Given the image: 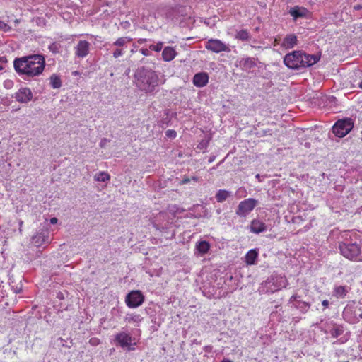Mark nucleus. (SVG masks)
<instances>
[{"instance_id": "f03ea898", "label": "nucleus", "mask_w": 362, "mask_h": 362, "mask_svg": "<svg viewBox=\"0 0 362 362\" xmlns=\"http://www.w3.org/2000/svg\"><path fill=\"white\" fill-rule=\"evenodd\" d=\"M318 60L319 58L316 55L306 54L300 51H293L284 57V62L289 69H300L311 66Z\"/></svg>"}, {"instance_id": "a18cd8bd", "label": "nucleus", "mask_w": 362, "mask_h": 362, "mask_svg": "<svg viewBox=\"0 0 362 362\" xmlns=\"http://www.w3.org/2000/svg\"><path fill=\"white\" fill-rule=\"evenodd\" d=\"M221 362H233L229 359H223Z\"/></svg>"}, {"instance_id": "bb28decb", "label": "nucleus", "mask_w": 362, "mask_h": 362, "mask_svg": "<svg viewBox=\"0 0 362 362\" xmlns=\"http://www.w3.org/2000/svg\"><path fill=\"white\" fill-rule=\"evenodd\" d=\"M132 39L128 37H122L118 38L115 42L114 45L122 47L126 45L127 43L130 42Z\"/></svg>"}, {"instance_id": "a211bd4d", "label": "nucleus", "mask_w": 362, "mask_h": 362, "mask_svg": "<svg viewBox=\"0 0 362 362\" xmlns=\"http://www.w3.org/2000/svg\"><path fill=\"white\" fill-rule=\"evenodd\" d=\"M33 243L36 247H40L45 243L48 244L49 243V236L45 235L42 233H37L35 235L33 236Z\"/></svg>"}, {"instance_id": "a878e982", "label": "nucleus", "mask_w": 362, "mask_h": 362, "mask_svg": "<svg viewBox=\"0 0 362 362\" xmlns=\"http://www.w3.org/2000/svg\"><path fill=\"white\" fill-rule=\"evenodd\" d=\"M110 179V175L105 172H100L95 175V180L100 182H105Z\"/></svg>"}, {"instance_id": "09e8293b", "label": "nucleus", "mask_w": 362, "mask_h": 362, "mask_svg": "<svg viewBox=\"0 0 362 362\" xmlns=\"http://www.w3.org/2000/svg\"><path fill=\"white\" fill-rule=\"evenodd\" d=\"M3 23V22L0 20V23Z\"/></svg>"}, {"instance_id": "423d86ee", "label": "nucleus", "mask_w": 362, "mask_h": 362, "mask_svg": "<svg viewBox=\"0 0 362 362\" xmlns=\"http://www.w3.org/2000/svg\"><path fill=\"white\" fill-rule=\"evenodd\" d=\"M343 317L349 323H357L362 319V308L347 305L344 310Z\"/></svg>"}, {"instance_id": "c9c22d12", "label": "nucleus", "mask_w": 362, "mask_h": 362, "mask_svg": "<svg viewBox=\"0 0 362 362\" xmlns=\"http://www.w3.org/2000/svg\"><path fill=\"white\" fill-rule=\"evenodd\" d=\"M299 297H300V296H298V295H296V294L293 295V296L291 297V298H290V301H291V302H292V301H296V302L298 303V301L300 300H298Z\"/></svg>"}, {"instance_id": "4c0bfd02", "label": "nucleus", "mask_w": 362, "mask_h": 362, "mask_svg": "<svg viewBox=\"0 0 362 362\" xmlns=\"http://www.w3.org/2000/svg\"><path fill=\"white\" fill-rule=\"evenodd\" d=\"M190 181H191V179L187 177H186L183 178V180H182L181 183L182 184H187V183L189 182Z\"/></svg>"}, {"instance_id": "6ab92c4d", "label": "nucleus", "mask_w": 362, "mask_h": 362, "mask_svg": "<svg viewBox=\"0 0 362 362\" xmlns=\"http://www.w3.org/2000/svg\"><path fill=\"white\" fill-rule=\"evenodd\" d=\"M176 54L177 53L174 48L166 47L162 52L163 59L165 62H170L175 57Z\"/></svg>"}, {"instance_id": "f8f14e48", "label": "nucleus", "mask_w": 362, "mask_h": 362, "mask_svg": "<svg viewBox=\"0 0 362 362\" xmlns=\"http://www.w3.org/2000/svg\"><path fill=\"white\" fill-rule=\"evenodd\" d=\"M90 44L86 40H80L75 47V54L78 58L86 57L90 50Z\"/></svg>"}, {"instance_id": "c85d7f7f", "label": "nucleus", "mask_w": 362, "mask_h": 362, "mask_svg": "<svg viewBox=\"0 0 362 362\" xmlns=\"http://www.w3.org/2000/svg\"><path fill=\"white\" fill-rule=\"evenodd\" d=\"M61 45L58 42H53L49 46V49L54 54L59 53L61 51Z\"/></svg>"}, {"instance_id": "9b49d317", "label": "nucleus", "mask_w": 362, "mask_h": 362, "mask_svg": "<svg viewBox=\"0 0 362 362\" xmlns=\"http://www.w3.org/2000/svg\"><path fill=\"white\" fill-rule=\"evenodd\" d=\"M16 101L21 103H27L32 100L33 93L31 90L28 87L21 88L16 93L14 96Z\"/></svg>"}, {"instance_id": "37998d69", "label": "nucleus", "mask_w": 362, "mask_h": 362, "mask_svg": "<svg viewBox=\"0 0 362 362\" xmlns=\"http://www.w3.org/2000/svg\"><path fill=\"white\" fill-rule=\"evenodd\" d=\"M191 180H193V181H195V182H197L199 180V178L197 177H192V178H190Z\"/></svg>"}, {"instance_id": "f704fd0d", "label": "nucleus", "mask_w": 362, "mask_h": 362, "mask_svg": "<svg viewBox=\"0 0 362 362\" xmlns=\"http://www.w3.org/2000/svg\"><path fill=\"white\" fill-rule=\"evenodd\" d=\"M89 343L93 346H96L100 343V340L98 338H91Z\"/></svg>"}, {"instance_id": "7ed1b4c3", "label": "nucleus", "mask_w": 362, "mask_h": 362, "mask_svg": "<svg viewBox=\"0 0 362 362\" xmlns=\"http://www.w3.org/2000/svg\"><path fill=\"white\" fill-rule=\"evenodd\" d=\"M158 84V77L154 71H147L138 80L137 86L146 93H151Z\"/></svg>"}, {"instance_id": "412c9836", "label": "nucleus", "mask_w": 362, "mask_h": 362, "mask_svg": "<svg viewBox=\"0 0 362 362\" xmlns=\"http://www.w3.org/2000/svg\"><path fill=\"white\" fill-rule=\"evenodd\" d=\"M196 249L201 255L206 254L210 249V244L206 240H202L197 243Z\"/></svg>"}, {"instance_id": "f3484780", "label": "nucleus", "mask_w": 362, "mask_h": 362, "mask_svg": "<svg viewBox=\"0 0 362 362\" xmlns=\"http://www.w3.org/2000/svg\"><path fill=\"white\" fill-rule=\"evenodd\" d=\"M266 230V225L262 221L255 219L251 222L250 231L254 233H259Z\"/></svg>"}, {"instance_id": "20e7f679", "label": "nucleus", "mask_w": 362, "mask_h": 362, "mask_svg": "<svg viewBox=\"0 0 362 362\" xmlns=\"http://www.w3.org/2000/svg\"><path fill=\"white\" fill-rule=\"evenodd\" d=\"M339 250L341 254L348 259L357 261L360 255V247L356 243H344L339 244Z\"/></svg>"}, {"instance_id": "0eeeda50", "label": "nucleus", "mask_w": 362, "mask_h": 362, "mask_svg": "<svg viewBox=\"0 0 362 362\" xmlns=\"http://www.w3.org/2000/svg\"><path fill=\"white\" fill-rule=\"evenodd\" d=\"M145 296L139 290L130 291L125 298V303L129 308H138L143 304Z\"/></svg>"}, {"instance_id": "cd10ccee", "label": "nucleus", "mask_w": 362, "mask_h": 362, "mask_svg": "<svg viewBox=\"0 0 362 362\" xmlns=\"http://www.w3.org/2000/svg\"><path fill=\"white\" fill-rule=\"evenodd\" d=\"M296 308L300 309L301 312L306 313L310 308V304L303 300H299Z\"/></svg>"}, {"instance_id": "2f4dec72", "label": "nucleus", "mask_w": 362, "mask_h": 362, "mask_svg": "<svg viewBox=\"0 0 362 362\" xmlns=\"http://www.w3.org/2000/svg\"><path fill=\"white\" fill-rule=\"evenodd\" d=\"M165 135L168 138L174 139L175 138L177 133L175 130L168 129L165 132Z\"/></svg>"}, {"instance_id": "39448f33", "label": "nucleus", "mask_w": 362, "mask_h": 362, "mask_svg": "<svg viewBox=\"0 0 362 362\" xmlns=\"http://www.w3.org/2000/svg\"><path fill=\"white\" fill-rule=\"evenodd\" d=\"M354 127L351 119L338 120L332 127V132L337 137L342 138L347 135Z\"/></svg>"}, {"instance_id": "5701e85b", "label": "nucleus", "mask_w": 362, "mask_h": 362, "mask_svg": "<svg viewBox=\"0 0 362 362\" xmlns=\"http://www.w3.org/2000/svg\"><path fill=\"white\" fill-rule=\"evenodd\" d=\"M49 80L50 85L53 88H59L62 86V80L58 75L53 74Z\"/></svg>"}, {"instance_id": "6e6552de", "label": "nucleus", "mask_w": 362, "mask_h": 362, "mask_svg": "<svg viewBox=\"0 0 362 362\" xmlns=\"http://www.w3.org/2000/svg\"><path fill=\"white\" fill-rule=\"evenodd\" d=\"M258 202L255 199L248 198L240 202L236 210V214L240 217H246L257 206Z\"/></svg>"}, {"instance_id": "7c9ffc66", "label": "nucleus", "mask_w": 362, "mask_h": 362, "mask_svg": "<svg viewBox=\"0 0 362 362\" xmlns=\"http://www.w3.org/2000/svg\"><path fill=\"white\" fill-rule=\"evenodd\" d=\"M149 48L153 51L160 52L163 48V42H160L156 45H151Z\"/></svg>"}, {"instance_id": "f257e3e1", "label": "nucleus", "mask_w": 362, "mask_h": 362, "mask_svg": "<svg viewBox=\"0 0 362 362\" xmlns=\"http://www.w3.org/2000/svg\"><path fill=\"white\" fill-rule=\"evenodd\" d=\"M14 69L19 74L28 77L39 76L45 66V59L42 55L33 54L17 58L13 62Z\"/></svg>"}, {"instance_id": "473e14b6", "label": "nucleus", "mask_w": 362, "mask_h": 362, "mask_svg": "<svg viewBox=\"0 0 362 362\" xmlns=\"http://www.w3.org/2000/svg\"><path fill=\"white\" fill-rule=\"evenodd\" d=\"M0 30L4 32H8L11 30L8 24H0Z\"/></svg>"}, {"instance_id": "9d476101", "label": "nucleus", "mask_w": 362, "mask_h": 362, "mask_svg": "<svg viewBox=\"0 0 362 362\" xmlns=\"http://www.w3.org/2000/svg\"><path fill=\"white\" fill-rule=\"evenodd\" d=\"M205 48L215 53H220L221 52H230L229 47L223 42L217 39H210L206 42Z\"/></svg>"}, {"instance_id": "dca6fc26", "label": "nucleus", "mask_w": 362, "mask_h": 362, "mask_svg": "<svg viewBox=\"0 0 362 362\" xmlns=\"http://www.w3.org/2000/svg\"><path fill=\"white\" fill-rule=\"evenodd\" d=\"M297 43V37L293 34L287 35L283 40L281 46L286 49L293 48Z\"/></svg>"}, {"instance_id": "4be33fe9", "label": "nucleus", "mask_w": 362, "mask_h": 362, "mask_svg": "<svg viewBox=\"0 0 362 362\" xmlns=\"http://www.w3.org/2000/svg\"><path fill=\"white\" fill-rule=\"evenodd\" d=\"M347 293V289L344 286H336L333 291L334 296L337 298H344Z\"/></svg>"}, {"instance_id": "49530a36", "label": "nucleus", "mask_w": 362, "mask_h": 362, "mask_svg": "<svg viewBox=\"0 0 362 362\" xmlns=\"http://www.w3.org/2000/svg\"><path fill=\"white\" fill-rule=\"evenodd\" d=\"M358 86L359 88H362V81L359 83Z\"/></svg>"}, {"instance_id": "ddd939ff", "label": "nucleus", "mask_w": 362, "mask_h": 362, "mask_svg": "<svg viewBox=\"0 0 362 362\" xmlns=\"http://www.w3.org/2000/svg\"><path fill=\"white\" fill-rule=\"evenodd\" d=\"M289 13L296 21L300 18H309L310 12L304 7L294 6L289 11Z\"/></svg>"}, {"instance_id": "72a5a7b5", "label": "nucleus", "mask_w": 362, "mask_h": 362, "mask_svg": "<svg viewBox=\"0 0 362 362\" xmlns=\"http://www.w3.org/2000/svg\"><path fill=\"white\" fill-rule=\"evenodd\" d=\"M123 54V51L122 49H117L116 50H115V52H113V57L115 58H117L120 56H122Z\"/></svg>"}, {"instance_id": "ea45409f", "label": "nucleus", "mask_w": 362, "mask_h": 362, "mask_svg": "<svg viewBox=\"0 0 362 362\" xmlns=\"http://www.w3.org/2000/svg\"><path fill=\"white\" fill-rule=\"evenodd\" d=\"M362 8V6L361 4H356L354 6V9L355 11H359Z\"/></svg>"}, {"instance_id": "aec40b11", "label": "nucleus", "mask_w": 362, "mask_h": 362, "mask_svg": "<svg viewBox=\"0 0 362 362\" xmlns=\"http://www.w3.org/2000/svg\"><path fill=\"white\" fill-rule=\"evenodd\" d=\"M344 332V327L342 325L334 323L329 333L333 338H337Z\"/></svg>"}, {"instance_id": "e433bc0d", "label": "nucleus", "mask_w": 362, "mask_h": 362, "mask_svg": "<svg viewBox=\"0 0 362 362\" xmlns=\"http://www.w3.org/2000/svg\"><path fill=\"white\" fill-rule=\"evenodd\" d=\"M141 53L144 55V56H148V49H146V48H143L141 49Z\"/></svg>"}, {"instance_id": "1a4fd4ad", "label": "nucleus", "mask_w": 362, "mask_h": 362, "mask_svg": "<svg viewBox=\"0 0 362 362\" xmlns=\"http://www.w3.org/2000/svg\"><path fill=\"white\" fill-rule=\"evenodd\" d=\"M115 340L122 348L128 351H134L136 343H132V336L124 332L117 333L115 337Z\"/></svg>"}, {"instance_id": "a19ab883", "label": "nucleus", "mask_w": 362, "mask_h": 362, "mask_svg": "<svg viewBox=\"0 0 362 362\" xmlns=\"http://www.w3.org/2000/svg\"><path fill=\"white\" fill-rule=\"evenodd\" d=\"M57 221H58V219L55 217H53L50 219V223L52 224H56L57 223Z\"/></svg>"}, {"instance_id": "58836bf2", "label": "nucleus", "mask_w": 362, "mask_h": 362, "mask_svg": "<svg viewBox=\"0 0 362 362\" xmlns=\"http://www.w3.org/2000/svg\"><path fill=\"white\" fill-rule=\"evenodd\" d=\"M329 304V301H328L327 300H322V305L325 307V308H328Z\"/></svg>"}, {"instance_id": "4468645a", "label": "nucleus", "mask_w": 362, "mask_h": 362, "mask_svg": "<svg viewBox=\"0 0 362 362\" xmlns=\"http://www.w3.org/2000/svg\"><path fill=\"white\" fill-rule=\"evenodd\" d=\"M192 81L196 87H204L209 82V75L206 72L197 73L194 76Z\"/></svg>"}, {"instance_id": "c03bdc74", "label": "nucleus", "mask_w": 362, "mask_h": 362, "mask_svg": "<svg viewBox=\"0 0 362 362\" xmlns=\"http://www.w3.org/2000/svg\"><path fill=\"white\" fill-rule=\"evenodd\" d=\"M185 9V8H184V7H180L179 8V13H182Z\"/></svg>"}, {"instance_id": "2eb2a0df", "label": "nucleus", "mask_w": 362, "mask_h": 362, "mask_svg": "<svg viewBox=\"0 0 362 362\" xmlns=\"http://www.w3.org/2000/svg\"><path fill=\"white\" fill-rule=\"evenodd\" d=\"M259 256V252L257 249L250 250L245 256V262L247 265H253L256 264Z\"/></svg>"}, {"instance_id": "de8ad7c7", "label": "nucleus", "mask_w": 362, "mask_h": 362, "mask_svg": "<svg viewBox=\"0 0 362 362\" xmlns=\"http://www.w3.org/2000/svg\"><path fill=\"white\" fill-rule=\"evenodd\" d=\"M13 21H14V23H18V20H17V19H15Z\"/></svg>"}, {"instance_id": "c756f323", "label": "nucleus", "mask_w": 362, "mask_h": 362, "mask_svg": "<svg viewBox=\"0 0 362 362\" xmlns=\"http://www.w3.org/2000/svg\"><path fill=\"white\" fill-rule=\"evenodd\" d=\"M126 320H127L129 322H140V321H141V317H140V315H137V314H132V315H128V316L126 317Z\"/></svg>"}, {"instance_id": "79ce46f5", "label": "nucleus", "mask_w": 362, "mask_h": 362, "mask_svg": "<svg viewBox=\"0 0 362 362\" xmlns=\"http://www.w3.org/2000/svg\"><path fill=\"white\" fill-rule=\"evenodd\" d=\"M247 63H252V59H250V58H246V59H245L244 64H247Z\"/></svg>"}, {"instance_id": "393cba45", "label": "nucleus", "mask_w": 362, "mask_h": 362, "mask_svg": "<svg viewBox=\"0 0 362 362\" xmlns=\"http://www.w3.org/2000/svg\"><path fill=\"white\" fill-rule=\"evenodd\" d=\"M235 38L242 41L247 40L250 38V33L246 30H241L237 32Z\"/></svg>"}, {"instance_id": "b1692460", "label": "nucleus", "mask_w": 362, "mask_h": 362, "mask_svg": "<svg viewBox=\"0 0 362 362\" xmlns=\"http://www.w3.org/2000/svg\"><path fill=\"white\" fill-rule=\"evenodd\" d=\"M230 193L227 190H218L216 194V199L218 202H223L229 197Z\"/></svg>"}]
</instances>
